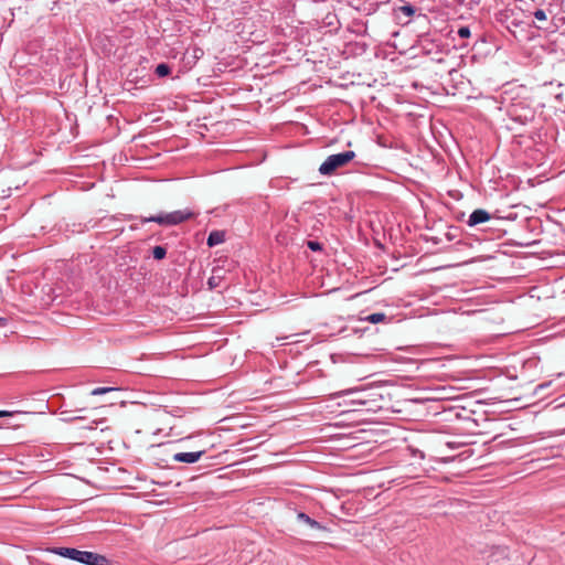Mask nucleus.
I'll return each instance as SVG.
<instances>
[{"label": "nucleus", "instance_id": "nucleus-1", "mask_svg": "<svg viewBox=\"0 0 565 565\" xmlns=\"http://www.w3.org/2000/svg\"><path fill=\"white\" fill-rule=\"evenodd\" d=\"M52 552L58 556L76 561L85 565H108L109 559L98 553L79 551L73 547H55Z\"/></svg>", "mask_w": 565, "mask_h": 565}, {"label": "nucleus", "instance_id": "nucleus-2", "mask_svg": "<svg viewBox=\"0 0 565 565\" xmlns=\"http://www.w3.org/2000/svg\"><path fill=\"white\" fill-rule=\"evenodd\" d=\"M198 215V213L185 209V210H178L170 213H159L153 216H139L138 220L141 224L154 222L159 225L164 226H174L179 225L185 221L192 220Z\"/></svg>", "mask_w": 565, "mask_h": 565}, {"label": "nucleus", "instance_id": "nucleus-3", "mask_svg": "<svg viewBox=\"0 0 565 565\" xmlns=\"http://www.w3.org/2000/svg\"><path fill=\"white\" fill-rule=\"evenodd\" d=\"M355 156V152L352 150L331 154L320 164L319 172L322 175H332L339 168H342L352 161Z\"/></svg>", "mask_w": 565, "mask_h": 565}, {"label": "nucleus", "instance_id": "nucleus-4", "mask_svg": "<svg viewBox=\"0 0 565 565\" xmlns=\"http://www.w3.org/2000/svg\"><path fill=\"white\" fill-rule=\"evenodd\" d=\"M491 218V215L488 211L483 209L475 210L467 221V225L470 227L477 226L479 224L486 223Z\"/></svg>", "mask_w": 565, "mask_h": 565}, {"label": "nucleus", "instance_id": "nucleus-5", "mask_svg": "<svg viewBox=\"0 0 565 565\" xmlns=\"http://www.w3.org/2000/svg\"><path fill=\"white\" fill-rule=\"evenodd\" d=\"M205 454V450L177 452L173 455V460L177 462L194 463Z\"/></svg>", "mask_w": 565, "mask_h": 565}, {"label": "nucleus", "instance_id": "nucleus-6", "mask_svg": "<svg viewBox=\"0 0 565 565\" xmlns=\"http://www.w3.org/2000/svg\"><path fill=\"white\" fill-rule=\"evenodd\" d=\"M225 241V234L224 232H221V231H213L209 234V237H207V245L210 247H213V246H216V245H220L222 244L223 242Z\"/></svg>", "mask_w": 565, "mask_h": 565}, {"label": "nucleus", "instance_id": "nucleus-7", "mask_svg": "<svg viewBox=\"0 0 565 565\" xmlns=\"http://www.w3.org/2000/svg\"><path fill=\"white\" fill-rule=\"evenodd\" d=\"M297 519H298V521L308 524L312 529H317V530L324 529V526H322L318 521L313 520L312 518H310L308 514H306L303 512H299L297 514Z\"/></svg>", "mask_w": 565, "mask_h": 565}, {"label": "nucleus", "instance_id": "nucleus-8", "mask_svg": "<svg viewBox=\"0 0 565 565\" xmlns=\"http://www.w3.org/2000/svg\"><path fill=\"white\" fill-rule=\"evenodd\" d=\"M387 319L386 315L383 313V312H375V313H371L369 315L365 320L371 322V323H380V322H383Z\"/></svg>", "mask_w": 565, "mask_h": 565}, {"label": "nucleus", "instance_id": "nucleus-9", "mask_svg": "<svg viewBox=\"0 0 565 565\" xmlns=\"http://www.w3.org/2000/svg\"><path fill=\"white\" fill-rule=\"evenodd\" d=\"M171 72V68L168 64L166 63H161V64H158L157 67H156V71L154 73L159 76V77H164L167 75H169Z\"/></svg>", "mask_w": 565, "mask_h": 565}, {"label": "nucleus", "instance_id": "nucleus-10", "mask_svg": "<svg viewBox=\"0 0 565 565\" xmlns=\"http://www.w3.org/2000/svg\"><path fill=\"white\" fill-rule=\"evenodd\" d=\"M153 258L157 260H161L167 255V249L163 246H154L152 249Z\"/></svg>", "mask_w": 565, "mask_h": 565}, {"label": "nucleus", "instance_id": "nucleus-11", "mask_svg": "<svg viewBox=\"0 0 565 565\" xmlns=\"http://www.w3.org/2000/svg\"><path fill=\"white\" fill-rule=\"evenodd\" d=\"M118 388L116 387H110V386H100V387H96L94 388L90 394L92 395H103V394H106V393H109V392H113V391H117Z\"/></svg>", "mask_w": 565, "mask_h": 565}, {"label": "nucleus", "instance_id": "nucleus-12", "mask_svg": "<svg viewBox=\"0 0 565 565\" xmlns=\"http://www.w3.org/2000/svg\"><path fill=\"white\" fill-rule=\"evenodd\" d=\"M307 246L309 249H311L312 252H319L322 249V244L319 243L318 241H308L307 242Z\"/></svg>", "mask_w": 565, "mask_h": 565}, {"label": "nucleus", "instance_id": "nucleus-13", "mask_svg": "<svg viewBox=\"0 0 565 565\" xmlns=\"http://www.w3.org/2000/svg\"><path fill=\"white\" fill-rule=\"evenodd\" d=\"M399 11H402L407 17H412L415 13V9L411 4L402 6Z\"/></svg>", "mask_w": 565, "mask_h": 565}, {"label": "nucleus", "instance_id": "nucleus-14", "mask_svg": "<svg viewBox=\"0 0 565 565\" xmlns=\"http://www.w3.org/2000/svg\"><path fill=\"white\" fill-rule=\"evenodd\" d=\"M457 33L461 39H467L471 35L470 29L468 26L459 28Z\"/></svg>", "mask_w": 565, "mask_h": 565}, {"label": "nucleus", "instance_id": "nucleus-15", "mask_svg": "<svg viewBox=\"0 0 565 565\" xmlns=\"http://www.w3.org/2000/svg\"><path fill=\"white\" fill-rule=\"evenodd\" d=\"M534 18L539 21H545L547 17L544 10L537 9L534 11Z\"/></svg>", "mask_w": 565, "mask_h": 565}, {"label": "nucleus", "instance_id": "nucleus-16", "mask_svg": "<svg viewBox=\"0 0 565 565\" xmlns=\"http://www.w3.org/2000/svg\"><path fill=\"white\" fill-rule=\"evenodd\" d=\"M353 391L352 390H345V391H342L338 394H335L337 396H344V395H349L351 394Z\"/></svg>", "mask_w": 565, "mask_h": 565}, {"label": "nucleus", "instance_id": "nucleus-17", "mask_svg": "<svg viewBox=\"0 0 565 565\" xmlns=\"http://www.w3.org/2000/svg\"><path fill=\"white\" fill-rule=\"evenodd\" d=\"M13 413L9 411H0V417L11 416Z\"/></svg>", "mask_w": 565, "mask_h": 565}, {"label": "nucleus", "instance_id": "nucleus-18", "mask_svg": "<svg viewBox=\"0 0 565 565\" xmlns=\"http://www.w3.org/2000/svg\"><path fill=\"white\" fill-rule=\"evenodd\" d=\"M209 284L212 286V285H214V281H212V279H210Z\"/></svg>", "mask_w": 565, "mask_h": 565}, {"label": "nucleus", "instance_id": "nucleus-19", "mask_svg": "<svg viewBox=\"0 0 565 565\" xmlns=\"http://www.w3.org/2000/svg\"><path fill=\"white\" fill-rule=\"evenodd\" d=\"M209 284L212 286V285H214V281H212V279H210Z\"/></svg>", "mask_w": 565, "mask_h": 565}, {"label": "nucleus", "instance_id": "nucleus-20", "mask_svg": "<svg viewBox=\"0 0 565 565\" xmlns=\"http://www.w3.org/2000/svg\"><path fill=\"white\" fill-rule=\"evenodd\" d=\"M0 322H6V319L4 318H0Z\"/></svg>", "mask_w": 565, "mask_h": 565}]
</instances>
